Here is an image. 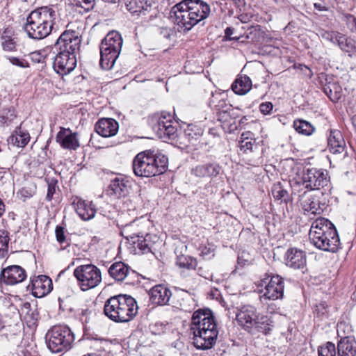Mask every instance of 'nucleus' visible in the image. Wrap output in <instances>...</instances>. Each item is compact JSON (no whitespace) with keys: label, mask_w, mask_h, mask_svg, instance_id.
Instances as JSON below:
<instances>
[{"label":"nucleus","mask_w":356,"mask_h":356,"mask_svg":"<svg viewBox=\"0 0 356 356\" xmlns=\"http://www.w3.org/2000/svg\"><path fill=\"white\" fill-rule=\"evenodd\" d=\"M55 8L52 5L41 6L29 13L24 30L30 38L42 40L51 33L56 18Z\"/></svg>","instance_id":"nucleus-1"},{"label":"nucleus","mask_w":356,"mask_h":356,"mask_svg":"<svg viewBox=\"0 0 356 356\" xmlns=\"http://www.w3.org/2000/svg\"><path fill=\"white\" fill-rule=\"evenodd\" d=\"M168 163V157L159 150H145L139 152L134 158L133 172L139 177H154L166 170Z\"/></svg>","instance_id":"nucleus-2"},{"label":"nucleus","mask_w":356,"mask_h":356,"mask_svg":"<svg viewBox=\"0 0 356 356\" xmlns=\"http://www.w3.org/2000/svg\"><path fill=\"white\" fill-rule=\"evenodd\" d=\"M311 243L319 250L335 252L340 240L334 225L327 219L320 218L313 222L309 233Z\"/></svg>","instance_id":"nucleus-3"},{"label":"nucleus","mask_w":356,"mask_h":356,"mask_svg":"<svg viewBox=\"0 0 356 356\" xmlns=\"http://www.w3.org/2000/svg\"><path fill=\"white\" fill-rule=\"evenodd\" d=\"M138 307L131 296L119 294L107 299L104 306V314L116 323H127L138 314Z\"/></svg>","instance_id":"nucleus-4"},{"label":"nucleus","mask_w":356,"mask_h":356,"mask_svg":"<svg viewBox=\"0 0 356 356\" xmlns=\"http://www.w3.org/2000/svg\"><path fill=\"white\" fill-rule=\"evenodd\" d=\"M238 324L251 334L259 332L268 334L273 327L270 316L258 312L257 308L250 305L241 306L236 314Z\"/></svg>","instance_id":"nucleus-5"},{"label":"nucleus","mask_w":356,"mask_h":356,"mask_svg":"<svg viewBox=\"0 0 356 356\" xmlns=\"http://www.w3.org/2000/svg\"><path fill=\"white\" fill-rule=\"evenodd\" d=\"M292 194L296 195L304 189L314 191L323 189L325 193L332 189L330 177L327 170L317 168H308L303 170L302 177L291 183Z\"/></svg>","instance_id":"nucleus-6"},{"label":"nucleus","mask_w":356,"mask_h":356,"mask_svg":"<svg viewBox=\"0 0 356 356\" xmlns=\"http://www.w3.org/2000/svg\"><path fill=\"white\" fill-rule=\"evenodd\" d=\"M200 0H184L172 8L170 17L184 31L191 30L200 21Z\"/></svg>","instance_id":"nucleus-7"},{"label":"nucleus","mask_w":356,"mask_h":356,"mask_svg":"<svg viewBox=\"0 0 356 356\" xmlns=\"http://www.w3.org/2000/svg\"><path fill=\"white\" fill-rule=\"evenodd\" d=\"M122 43V36L118 31H112L105 36L100 45L99 65L102 68H112L120 55Z\"/></svg>","instance_id":"nucleus-8"},{"label":"nucleus","mask_w":356,"mask_h":356,"mask_svg":"<svg viewBox=\"0 0 356 356\" xmlns=\"http://www.w3.org/2000/svg\"><path fill=\"white\" fill-rule=\"evenodd\" d=\"M74 340L73 332L68 327L63 325L53 327L46 335L47 346L52 353H60L70 350Z\"/></svg>","instance_id":"nucleus-9"},{"label":"nucleus","mask_w":356,"mask_h":356,"mask_svg":"<svg viewBox=\"0 0 356 356\" xmlns=\"http://www.w3.org/2000/svg\"><path fill=\"white\" fill-rule=\"evenodd\" d=\"M74 275L83 291L95 288L102 280L100 269L91 264L77 266L74 270Z\"/></svg>","instance_id":"nucleus-10"},{"label":"nucleus","mask_w":356,"mask_h":356,"mask_svg":"<svg viewBox=\"0 0 356 356\" xmlns=\"http://www.w3.org/2000/svg\"><path fill=\"white\" fill-rule=\"evenodd\" d=\"M202 350H209L216 343L218 335L217 323L213 312L209 308L202 309Z\"/></svg>","instance_id":"nucleus-11"},{"label":"nucleus","mask_w":356,"mask_h":356,"mask_svg":"<svg viewBox=\"0 0 356 356\" xmlns=\"http://www.w3.org/2000/svg\"><path fill=\"white\" fill-rule=\"evenodd\" d=\"M208 105L216 113L218 121L227 122L229 118H234L232 105L228 102L227 95L225 92L217 89L212 91Z\"/></svg>","instance_id":"nucleus-12"},{"label":"nucleus","mask_w":356,"mask_h":356,"mask_svg":"<svg viewBox=\"0 0 356 356\" xmlns=\"http://www.w3.org/2000/svg\"><path fill=\"white\" fill-rule=\"evenodd\" d=\"M261 286H264L262 290L263 297L268 300H275L281 299L284 296V279L278 275H268L261 280Z\"/></svg>","instance_id":"nucleus-13"},{"label":"nucleus","mask_w":356,"mask_h":356,"mask_svg":"<svg viewBox=\"0 0 356 356\" xmlns=\"http://www.w3.org/2000/svg\"><path fill=\"white\" fill-rule=\"evenodd\" d=\"M342 323L337 325V335L340 339L337 342V356H355L356 341L353 336L344 334Z\"/></svg>","instance_id":"nucleus-14"},{"label":"nucleus","mask_w":356,"mask_h":356,"mask_svg":"<svg viewBox=\"0 0 356 356\" xmlns=\"http://www.w3.org/2000/svg\"><path fill=\"white\" fill-rule=\"evenodd\" d=\"M80 42L74 31H65L60 35L54 47L58 49L60 52L75 55L76 51L79 48Z\"/></svg>","instance_id":"nucleus-15"},{"label":"nucleus","mask_w":356,"mask_h":356,"mask_svg":"<svg viewBox=\"0 0 356 356\" xmlns=\"http://www.w3.org/2000/svg\"><path fill=\"white\" fill-rule=\"evenodd\" d=\"M26 277L25 270L19 266L13 265L2 268L0 273V283L15 285L22 282Z\"/></svg>","instance_id":"nucleus-16"},{"label":"nucleus","mask_w":356,"mask_h":356,"mask_svg":"<svg viewBox=\"0 0 356 356\" xmlns=\"http://www.w3.org/2000/svg\"><path fill=\"white\" fill-rule=\"evenodd\" d=\"M76 65V56L72 54L58 52L56 56L53 68L57 74L65 75L72 72Z\"/></svg>","instance_id":"nucleus-17"},{"label":"nucleus","mask_w":356,"mask_h":356,"mask_svg":"<svg viewBox=\"0 0 356 356\" xmlns=\"http://www.w3.org/2000/svg\"><path fill=\"white\" fill-rule=\"evenodd\" d=\"M154 129L158 136L162 139H174L177 135V128L173 126L170 114L162 113Z\"/></svg>","instance_id":"nucleus-18"},{"label":"nucleus","mask_w":356,"mask_h":356,"mask_svg":"<svg viewBox=\"0 0 356 356\" xmlns=\"http://www.w3.org/2000/svg\"><path fill=\"white\" fill-rule=\"evenodd\" d=\"M108 271L109 275L115 280L121 282L127 280V284L132 283L134 278L138 277V275L134 270L121 261L113 264Z\"/></svg>","instance_id":"nucleus-19"},{"label":"nucleus","mask_w":356,"mask_h":356,"mask_svg":"<svg viewBox=\"0 0 356 356\" xmlns=\"http://www.w3.org/2000/svg\"><path fill=\"white\" fill-rule=\"evenodd\" d=\"M284 261L286 266L294 270H303L306 268V253L298 248H291L284 254Z\"/></svg>","instance_id":"nucleus-20"},{"label":"nucleus","mask_w":356,"mask_h":356,"mask_svg":"<svg viewBox=\"0 0 356 356\" xmlns=\"http://www.w3.org/2000/svg\"><path fill=\"white\" fill-rule=\"evenodd\" d=\"M148 227L149 222L141 218L125 225L123 228V233L127 234L126 238L133 241L138 238L143 237L145 234H147Z\"/></svg>","instance_id":"nucleus-21"},{"label":"nucleus","mask_w":356,"mask_h":356,"mask_svg":"<svg viewBox=\"0 0 356 356\" xmlns=\"http://www.w3.org/2000/svg\"><path fill=\"white\" fill-rule=\"evenodd\" d=\"M56 140L63 148L66 149L75 150L80 146L77 134L73 133L69 128L60 127L56 136Z\"/></svg>","instance_id":"nucleus-22"},{"label":"nucleus","mask_w":356,"mask_h":356,"mask_svg":"<svg viewBox=\"0 0 356 356\" xmlns=\"http://www.w3.org/2000/svg\"><path fill=\"white\" fill-rule=\"evenodd\" d=\"M32 293L35 297L42 298L49 293L53 289L51 278L44 275H40L31 281Z\"/></svg>","instance_id":"nucleus-23"},{"label":"nucleus","mask_w":356,"mask_h":356,"mask_svg":"<svg viewBox=\"0 0 356 356\" xmlns=\"http://www.w3.org/2000/svg\"><path fill=\"white\" fill-rule=\"evenodd\" d=\"M130 181L127 177L122 175H118L111 180L108 187L110 195L117 197H124L129 193Z\"/></svg>","instance_id":"nucleus-24"},{"label":"nucleus","mask_w":356,"mask_h":356,"mask_svg":"<svg viewBox=\"0 0 356 356\" xmlns=\"http://www.w3.org/2000/svg\"><path fill=\"white\" fill-rule=\"evenodd\" d=\"M72 204L76 213L82 220H89L95 217L97 209L92 202H86L76 197L73 200Z\"/></svg>","instance_id":"nucleus-25"},{"label":"nucleus","mask_w":356,"mask_h":356,"mask_svg":"<svg viewBox=\"0 0 356 356\" xmlns=\"http://www.w3.org/2000/svg\"><path fill=\"white\" fill-rule=\"evenodd\" d=\"M327 147L333 154H340L345 151L346 141L341 132L337 129H331L327 136Z\"/></svg>","instance_id":"nucleus-26"},{"label":"nucleus","mask_w":356,"mask_h":356,"mask_svg":"<svg viewBox=\"0 0 356 356\" xmlns=\"http://www.w3.org/2000/svg\"><path fill=\"white\" fill-rule=\"evenodd\" d=\"M118 129V122L113 118H102L95 124L96 132L105 138L115 136Z\"/></svg>","instance_id":"nucleus-27"},{"label":"nucleus","mask_w":356,"mask_h":356,"mask_svg":"<svg viewBox=\"0 0 356 356\" xmlns=\"http://www.w3.org/2000/svg\"><path fill=\"white\" fill-rule=\"evenodd\" d=\"M151 302L156 305H166L172 295L170 290L164 285H156L152 287L149 293Z\"/></svg>","instance_id":"nucleus-28"},{"label":"nucleus","mask_w":356,"mask_h":356,"mask_svg":"<svg viewBox=\"0 0 356 356\" xmlns=\"http://www.w3.org/2000/svg\"><path fill=\"white\" fill-rule=\"evenodd\" d=\"M239 148L243 153L248 154L250 152H254L259 149V143L253 137L250 131L243 132L238 141Z\"/></svg>","instance_id":"nucleus-29"},{"label":"nucleus","mask_w":356,"mask_h":356,"mask_svg":"<svg viewBox=\"0 0 356 356\" xmlns=\"http://www.w3.org/2000/svg\"><path fill=\"white\" fill-rule=\"evenodd\" d=\"M191 343L197 349H200L198 337H200V309H197L193 314L190 329Z\"/></svg>","instance_id":"nucleus-30"},{"label":"nucleus","mask_w":356,"mask_h":356,"mask_svg":"<svg viewBox=\"0 0 356 356\" xmlns=\"http://www.w3.org/2000/svg\"><path fill=\"white\" fill-rule=\"evenodd\" d=\"M298 193L296 195L298 196V201L300 202V205L305 211L311 212L314 214L320 213L321 209L318 202L314 197L312 196L306 197L307 191H303L302 194Z\"/></svg>","instance_id":"nucleus-31"},{"label":"nucleus","mask_w":356,"mask_h":356,"mask_svg":"<svg viewBox=\"0 0 356 356\" xmlns=\"http://www.w3.org/2000/svg\"><path fill=\"white\" fill-rule=\"evenodd\" d=\"M154 3L153 0H127V9L131 13L145 14L150 10Z\"/></svg>","instance_id":"nucleus-32"},{"label":"nucleus","mask_w":356,"mask_h":356,"mask_svg":"<svg viewBox=\"0 0 356 356\" xmlns=\"http://www.w3.org/2000/svg\"><path fill=\"white\" fill-rule=\"evenodd\" d=\"M152 238H156V236L147 233L143 237L138 238L132 242L135 245V248H138L140 253L145 254L152 252L154 245Z\"/></svg>","instance_id":"nucleus-33"},{"label":"nucleus","mask_w":356,"mask_h":356,"mask_svg":"<svg viewBox=\"0 0 356 356\" xmlns=\"http://www.w3.org/2000/svg\"><path fill=\"white\" fill-rule=\"evenodd\" d=\"M252 88V81L248 76H238L232 85L234 93L240 95H245Z\"/></svg>","instance_id":"nucleus-34"},{"label":"nucleus","mask_w":356,"mask_h":356,"mask_svg":"<svg viewBox=\"0 0 356 356\" xmlns=\"http://www.w3.org/2000/svg\"><path fill=\"white\" fill-rule=\"evenodd\" d=\"M30 140V135L28 131L18 127L9 137L8 142L18 147H24Z\"/></svg>","instance_id":"nucleus-35"},{"label":"nucleus","mask_w":356,"mask_h":356,"mask_svg":"<svg viewBox=\"0 0 356 356\" xmlns=\"http://www.w3.org/2000/svg\"><path fill=\"white\" fill-rule=\"evenodd\" d=\"M184 136L188 142L189 145L197 149L200 144V133L197 126L188 124L184 130Z\"/></svg>","instance_id":"nucleus-36"},{"label":"nucleus","mask_w":356,"mask_h":356,"mask_svg":"<svg viewBox=\"0 0 356 356\" xmlns=\"http://www.w3.org/2000/svg\"><path fill=\"white\" fill-rule=\"evenodd\" d=\"M272 195L277 200L287 202L289 200V194L281 182L273 184L271 189Z\"/></svg>","instance_id":"nucleus-37"},{"label":"nucleus","mask_w":356,"mask_h":356,"mask_svg":"<svg viewBox=\"0 0 356 356\" xmlns=\"http://www.w3.org/2000/svg\"><path fill=\"white\" fill-rule=\"evenodd\" d=\"M293 127L297 132L305 136L312 135L315 130L310 122L304 120H296L293 122Z\"/></svg>","instance_id":"nucleus-38"},{"label":"nucleus","mask_w":356,"mask_h":356,"mask_svg":"<svg viewBox=\"0 0 356 356\" xmlns=\"http://www.w3.org/2000/svg\"><path fill=\"white\" fill-rule=\"evenodd\" d=\"M339 48L346 52H356L355 42L350 38H347L341 33L337 42Z\"/></svg>","instance_id":"nucleus-39"},{"label":"nucleus","mask_w":356,"mask_h":356,"mask_svg":"<svg viewBox=\"0 0 356 356\" xmlns=\"http://www.w3.org/2000/svg\"><path fill=\"white\" fill-rule=\"evenodd\" d=\"M325 94L332 102H337L340 98V87L335 83L329 82L323 87Z\"/></svg>","instance_id":"nucleus-40"},{"label":"nucleus","mask_w":356,"mask_h":356,"mask_svg":"<svg viewBox=\"0 0 356 356\" xmlns=\"http://www.w3.org/2000/svg\"><path fill=\"white\" fill-rule=\"evenodd\" d=\"M176 264L181 268L195 269L197 265V260L184 254L177 255Z\"/></svg>","instance_id":"nucleus-41"},{"label":"nucleus","mask_w":356,"mask_h":356,"mask_svg":"<svg viewBox=\"0 0 356 356\" xmlns=\"http://www.w3.org/2000/svg\"><path fill=\"white\" fill-rule=\"evenodd\" d=\"M10 241L8 232L7 231L0 230V258H4L8 255V242Z\"/></svg>","instance_id":"nucleus-42"},{"label":"nucleus","mask_w":356,"mask_h":356,"mask_svg":"<svg viewBox=\"0 0 356 356\" xmlns=\"http://www.w3.org/2000/svg\"><path fill=\"white\" fill-rule=\"evenodd\" d=\"M318 356H337L335 345L332 342H327L318 348Z\"/></svg>","instance_id":"nucleus-43"},{"label":"nucleus","mask_w":356,"mask_h":356,"mask_svg":"<svg viewBox=\"0 0 356 356\" xmlns=\"http://www.w3.org/2000/svg\"><path fill=\"white\" fill-rule=\"evenodd\" d=\"M2 47L3 50L14 51L17 50V38L13 36L3 35L2 37Z\"/></svg>","instance_id":"nucleus-44"},{"label":"nucleus","mask_w":356,"mask_h":356,"mask_svg":"<svg viewBox=\"0 0 356 356\" xmlns=\"http://www.w3.org/2000/svg\"><path fill=\"white\" fill-rule=\"evenodd\" d=\"M16 118L15 110L13 107L3 109L0 113V122L8 124Z\"/></svg>","instance_id":"nucleus-45"},{"label":"nucleus","mask_w":356,"mask_h":356,"mask_svg":"<svg viewBox=\"0 0 356 356\" xmlns=\"http://www.w3.org/2000/svg\"><path fill=\"white\" fill-rule=\"evenodd\" d=\"M73 4L76 8H82L85 12H88L94 8L95 0H73Z\"/></svg>","instance_id":"nucleus-46"},{"label":"nucleus","mask_w":356,"mask_h":356,"mask_svg":"<svg viewBox=\"0 0 356 356\" xmlns=\"http://www.w3.org/2000/svg\"><path fill=\"white\" fill-rule=\"evenodd\" d=\"M204 175L216 176L220 171L219 165L216 163H209L204 166Z\"/></svg>","instance_id":"nucleus-47"},{"label":"nucleus","mask_w":356,"mask_h":356,"mask_svg":"<svg viewBox=\"0 0 356 356\" xmlns=\"http://www.w3.org/2000/svg\"><path fill=\"white\" fill-rule=\"evenodd\" d=\"M8 59L9 60L10 63L13 65H16L22 68L29 67V62L24 58L15 56H8Z\"/></svg>","instance_id":"nucleus-48"},{"label":"nucleus","mask_w":356,"mask_h":356,"mask_svg":"<svg viewBox=\"0 0 356 356\" xmlns=\"http://www.w3.org/2000/svg\"><path fill=\"white\" fill-rule=\"evenodd\" d=\"M23 312H26V318H30L31 320L36 321L38 318V312L36 310L32 311L31 304L28 302L23 304Z\"/></svg>","instance_id":"nucleus-49"},{"label":"nucleus","mask_w":356,"mask_h":356,"mask_svg":"<svg viewBox=\"0 0 356 356\" xmlns=\"http://www.w3.org/2000/svg\"><path fill=\"white\" fill-rule=\"evenodd\" d=\"M48 189L46 199L51 201L56 193L57 181L54 179H47Z\"/></svg>","instance_id":"nucleus-50"},{"label":"nucleus","mask_w":356,"mask_h":356,"mask_svg":"<svg viewBox=\"0 0 356 356\" xmlns=\"http://www.w3.org/2000/svg\"><path fill=\"white\" fill-rule=\"evenodd\" d=\"M341 33L336 31H325L323 35V38L327 40L332 42L334 44H337L338 38Z\"/></svg>","instance_id":"nucleus-51"},{"label":"nucleus","mask_w":356,"mask_h":356,"mask_svg":"<svg viewBox=\"0 0 356 356\" xmlns=\"http://www.w3.org/2000/svg\"><path fill=\"white\" fill-rule=\"evenodd\" d=\"M29 56L30 59L35 63H43L45 58L42 52L39 51L30 53Z\"/></svg>","instance_id":"nucleus-52"},{"label":"nucleus","mask_w":356,"mask_h":356,"mask_svg":"<svg viewBox=\"0 0 356 356\" xmlns=\"http://www.w3.org/2000/svg\"><path fill=\"white\" fill-rule=\"evenodd\" d=\"M214 245L209 244V246H205L202 248V257L204 259H211L214 256Z\"/></svg>","instance_id":"nucleus-53"},{"label":"nucleus","mask_w":356,"mask_h":356,"mask_svg":"<svg viewBox=\"0 0 356 356\" xmlns=\"http://www.w3.org/2000/svg\"><path fill=\"white\" fill-rule=\"evenodd\" d=\"M56 237L58 242L60 244L64 243L66 241L65 230L63 227L57 226L55 230Z\"/></svg>","instance_id":"nucleus-54"},{"label":"nucleus","mask_w":356,"mask_h":356,"mask_svg":"<svg viewBox=\"0 0 356 356\" xmlns=\"http://www.w3.org/2000/svg\"><path fill=\"white\" fill-rule=\"evenodd\" d=\"M273 108V104L270 102H264L259 105V111L264 115L270 114Z\"/></svg>","instance_id":"nucleus-55"},{"label":"nucleus","mask_w":356,"mask_h":356,"mask_svg":"<svg viewBox=\"0 0 356 356\" xmlns=\"http://www.w3.org/2000/svg\"><path fill=\"white\" fill-rule=\"evenodd\" d=\"M157 32L161 37L165 39H170L172 34V29L168 27H159L157 29Z\"/></svg>","instance_id":"nucleus-56"},{"label":"nucleus","mask_w":356,"mask_h":356,"mask_svg":"<svg viewBox=\"0 0 356 356\" xmlns=\"http://www.w3.org/2000/svg\"><path fill=\"white\" fill-rule=\"evenodd\" d=\"M346 23L348 28L352 32H356V17L352 15L346 16Z\"/></svg>","instance_id":"nucleus-57"},{"label":"nucleus","mask_w":356,"mask_h":356,"mask_svg":"<svg viewBox=\"0 0 356 356\" xmlns=\"http://www.w3.org/2000/svg\"><path fill=\"white\" fill-rule=\"evenodd\" d=\"M211 13V8L209 4L202 1V20L207 18Z\"/></svg>","instance_id":"nucleus-58"},{"label":"nucleus","mask_w":356,"mask_h":356,"mask_svg":"<svg viewBox=\"0 0 356 356\" xmlns=\"http://www.w3.org/2000/svg\"><path fill=\"white\" fill-rule=\"evenodd\" d=\"M253 15L250 13H242L238 16V19L242 22V23H248L249 22Z\"/></svg>","instance_id":"nucleus-59"},{"label":"nucleus","mask_w":356,"mask_h":356,"mask_svg":"<svg viewBox=\"0 0 356 356\" xmlns=\"http://www.w3.org/2000/svg\"><path fill=\"white\" fill-rule=\"evenodd\" d=\"M314 312L317 316H320L324 315L327 311L325 307L323 305H321L319 306H316Z\"/></svg>","instance_id":"nucleus-60"},{"label":"nucleus","mask_w":356,"mask_h":356,"mask_svg":"<svg viewBox=\"0 0 356 356\" xmlns=\"http://www.w3.org/2000/svg\"><path fill=\"white\" fill-rule=\"evenodd\" d=\"M19 193L21 195L24 197H30L32 196L31 192H29V190L25 188H23Z\"/></svg>","instance_id":"nucleus-61"},{"label":"nucleus","mask_w":356,"mask_h":356,"mask_svg":"<svg viewBox=\"0 0 356 356\" xmlns=\"http://www.w3.org/2000/svg\"><path fill=\"white\" fill-rule=\"evenodd\" d=\"M234 33V29L233 28H231V27H227L225 31V36L229 38V40H232V38H231L232 35Z\"/></svg>","instance_id":"nucleus-62"},{"label":"nucleus","mask_w":356,"mask_h":356,"mask_svg":"<svg viewBox=\"0 0 356 356\" xmlns=\"http://www.w3.org/2000/svg\"><path fill=\"white\" fill-rule=\"evenodd\" d=\"M218 291L216 290L215 291H211L210 293H208V296L210 299H214L216 298V296H218Z\"/></svg>","instance_id":"nucleus-63"},{"label":"nucleus","mask_w":356,"mask_h":356,"mask_svg":"<svg viewBox=\"0 0 356 356\" xmlns=\"http://www.w3.org/2000/svg\"><path fill=\"white\" fill-rule=\"evenodd\" d=\"M259 159H260V158L259 157L258 159L250 160L249 162L248 163V164L251 165H257L260 163L259 161Z\"/></svg>","instance_id":"nucleus-64"}]
</instances>
